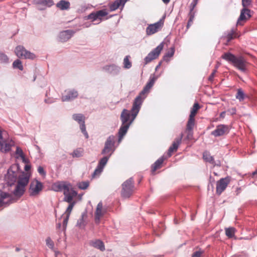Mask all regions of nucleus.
I'll use <instances>...</instances> for the list:
<instances>
[{
    "mask_svg": "<svg viewBox=\"0 0 257 257\" xmlns=\"http://www.w3.org/2000/svg\"><path fill=\"white\" fill-rule=\"evenodd\" d=\"M25 191V187L17 184L15 190L13 191V194L15 196L20 198L24 194Z\"/></svg>",
    "mask_w": 257,
    "mask_h": 257,
    "instance_id": "bb28decb",
    "label": "nucleus"
},
{
    "mask_svg": "<svg viewBox=\"0 0 257 257\" xmlns=\"http://www.w3.org/2000/svg\"><path fill=\"white\" fill-rule=\"evenodd\" d=\"M198 0H193L191 3L190 5L189 8H190V13H195V12L194 11V8L196 6L197 3H198Z\"/></svg>",
    "mask_w": 257,
    "mask_h": 257,
    "instance_id": "3c124183",
    "label": "nucleus"
},
{
    "mask_svg": "<svg viewBox=\"0 0 257 257\" xmlns=\"http://www.w3.org/2000/svg\"><path fill=\"white\" fill-rule=\"evenodd\" d=\"M71 186H69V187L64 191L63 194L64 195V197L63 200L68 203H73V198L76 196L77 193V192L74 190L73 189H70Z\"/></svg>",
    "mask_w": 257,
    "mask_h": 257,
    "instance_id": "f8f14e48",
    "label": "nucleus"
},
{
    "mask_svg": "<svg viewBox=\"0 0 257 257\" xmlns=\"http://www.w3.org/2000/svg\"><path fill=\"white\" fill-rule=\"evenodd\" d=\"M69 216H66V215H65L64 218V219L63 220V230H66V227L67 225V223H68V221L69 220Z\"/></svg>",
    "mask_w": 257,
    "mask_h": 257,
    "instance_id": "5fc2aeb1",
    "label": "nucleus"
},
{
    "mask_svg": "<svg viewBox=\"0 0 257 257\" xmlns=\"http://www.w3.org/2000/svg\"><path fill=\"white\" fill-rule=\"evenodd\" d=\"M103 204L102 202H99L97 205L96 211L95 212V219L96 223H98L100 219L102 216L104 212L102 210Z\"/></svg>",
    "mask_w": 257,
    "mask_h": 257,
    "instance_id": "6ab92c4d",
    "label": "nucleus"
},
{
    "mask_svg": "<svg viewBox=\"0 0 257 257\" xmlns=\"http://www.w3.org/2000/svg\"><path fill=\"white\" fill-rule=\"evenodd\" d=\"M203 160L206 162H208L211 164H212L214 166L217 165L218 166H220V164H216L215 162L214 161L213 157L210 155V154L209 152L206 151H204L203 153Z\"/></svg>",
    "mask_w": 257,
    "mask_h": 257,
    "instance_id": "412c9836",
    "label": "nucleus"
},
{
    "mask_svg": "<svg viewBox=\"0 0 257 257\" xmlns=\"http://www.w3.org/2000/svg\"><path fill=\"white\" fill-rule=\"evenodd\" d=\"M216 72V70L214 69L213 70L212 72L210 74V75L209 76L208 80L210 81H212L213 80L215 74Z\"/></svg>",
    "mask_w": 257,
    "mask_h": 257,
    "instance_id": "bf43d9fd",
    "label": "nucleus"
},
{
    "mask_svg": "<svg viewBox=\"0 0 257 257\" xmlns=\"http://www.w3.org/2000/svg\"><path fill=\"white\" fill-rule=\"evenodd\" d=\"M21 158V159L22 160L23 162L25 163H28V160L25 157V155H23L22 157H20Z\"/></svg>",
    "mask_w": 257,
    "mask_h": 257,
    "instance_id": "680f3d73",
    "label": "nucleus"
},
{
    "mask_svg": "<svg viewBox=\"0 0 257 257\" xmlns=\"http://www.w3.org/2000/svg\"><path fill=\"white\" fill-rule=\"evenodd\" d=\"M99 22L97 24H99L102 20V17L106 16L108 15L105 9L101 10L96 12Z\"/></svg>",
    "mask_w": 257,
    "mask_h": 257,
    "instance_id": "f704fd0d",
    "label": "nucleus"
},
{
    "mask_svg": "<svg viewBox=\"0 0 257 257\" xmlns=\"http://www.w3.org/2000/svg\"><path fill=\"white\" fill-rule=\"evenodd\" d=\"M130 56H126L123 59V67L124 68L129 69L132 67V63L129 60Z\"/></svg>",
    "mask_w": 257,
    "mask_h": 257,
    "instance_id": "37998d69",
    "label": "nucleus"
},
{
    "mask_svg": "<svg viewBox=\"0 0 257 257\" xmlns=\"http://www.w3.org/2000/svg\"><path fill=\"white\" fill-rule=\"evenodd\" d=\"M75 202H73V203H69V206H68L65 213L63 215H65L66 216H70V215L75 205Z\"/></svg>",
    "mask_w": 257,
    "mask_h": 257,
    "instance_id": "de8ad7c7",
    "label": "nucleus"
},
{
    "mask_svg": "<svg viewBox=\"0 0 257 257\" xmlns=\"http://www.w3.org/2000/svg\"><path fill=\"white\" fill-rule=\"evenodd\" d=\"M115 140L116 138L114 136H110L109 137H108L106 142H105L104 146L107 147L108 148H109L111 149H115L114 144L115 142Z\"/></svg>",
    "mask_w": 257,
    "mask_h": 257,
    "instance_id": "a878e982",
    "label": "nucleus"
},
{
    "mask_svg": "<svg viewBox=\"0 0 257 257\" xmlns=\"http://www.w3.org/2000/svg\"><path fill=\"white\" fill-rule=\"evenodd\" d=\"M70 3L65 0H61L57 4L56 7L61 10H67L70 8Z\"/></svg>",
    "mask_w": 257,
    "mask_h": 257,
    "instance_id": "b1692460",
    "label": "nucleus"
},
{
    "mask_svg": "<svg viewBox=\"0 0 257 257\" xmlns=\"http://www.w3.org/2000/svg\"><path fill=\"white\" fill-rule=\"evenodd\" d=\"M13 66L14 68H18L20 70H23L22 63L19 59H17L13 62Z\"/></svg>",
    "mask_w": 257,
    "mask_h": 257,
    "instance_id": "79ce46f5",
    "label": "nucleus"
},
{
    "mask_svg": "<svg viewBox=\"0 0 257 257\" xmlns=\"http://www.w3.org/2000/svg\"><path fill=\"white\" fill-rule=\"evenodd\" d=\"M175 53V48L174 47H172L170 48V50L166 53L163 57V60L165 61H169V58L172 57Z\"/></svg>",
    "mask_w": 257,
    "mask_h": 257,
    "instance_id": "2f4dec72",
    "label": "nucleus"
},
{
    "mask_svg": "<svg viewBox=\"0 0 257 257\" xmlns=\"http://www.w3.org/2000/svg\"><path fill=\"white\" fill-rule=\"evenodd\" d=\"M165 159L163 157L160 158L158 159L152 165L151 167V171L152 173L155 172V171L162 167V164H163Z\"/></svg>",
    "mask_w": 257,
    "mask_h": 257,
    "instance_id": "5701e85b",
    "label": "nucleus"
},
{
    "mask_svg": "<svg viewBox=\"0 0 257 257\" xmlns=\"http://www.w3.org/2000/svg\"><path fill=\"white\" fill-rule=\"evenodd\" d=\"M200 106L198 103H195L193 104L192 108H191L189 116H191L192 117H195V116L196 115L198 110L200 109Z\"/></svg>",
    "mask_w": 257,
    "mask_h": 257,
    "instance_id": "72a5a7b5",
    "label": "nucleus"
},
{
    "mask_svg": "<svg viewBox=\"0 0 257 257\" xmlns=\"http://www.w3.org/2000/svg\"><path fill=\"white\" fill-rule=\"evenodd\" d=\"M31 169V166L30 165H27L25 166V170L26 171H28L30 170Z\"/></svg>",
    "mask_w": 257,
    "mask_h": 257,
    "instance_id": "e2e57ef3",
    "label": "nucleus"
},
{
    "mask_svg": "<svg viewBox=\"0 0 257 257\" xmlns=\"http://www.w3.org/2000/svg\"><path fill=\"white\" fill-rule=\"evenodd\" d=\"M87 19L91 20L92 22L98 20L96 12L91 13L88 15Z\"/></svg>",
    "mask_w": 257,
    "mask_h": 257,
    "instance_id": "8fccbe9b",
    "label": "nucleus"
},
{
    "mask_svg": "<svg viewBox=\"0 0 257 257\" xmlns=\"http://www.w3.org/2000/svg\"><path fill=\"white\" fill-rule=\"evenodd\" d=\"M21 173L18 165L12 166L8 169L7 175L6 176V179L8 184L10 186L14 185L17 181Z\"/></svg>",
    "mask_w": 257,
    "mask_h": 257,
    "instance_id": "20e7f679",
    "label": "nucleus"
},
{
    "mask_svg": "<svg viewBox=\"0 0 257 257\" xmlns=\"http://www.w3.org/2000/svg\"><path fill=\"white\" fill-rule=\"evenodd\" d=\"M103 69L112 75H116L120 70V68L115 65H106L103 67Z\"/></svg>",
    "mask_w": 257,
    "mask_h": 257,
    "instance_id": "aec40b11",
    "label": "nucleus"
},
{
    "mask_svg": "<svg viewBox=\"0 0 257 257\" xmlns=\"http://www.w3.org/2000/svg\"><path fill=\"white\" fill-rule=\"evenodd\" d=\"M61 223H58L56 225L57 229H60L61 228Z\"/></svg>",
    "mask_w": 257,
    "mask_h": 257,
    "instance_id": "338daca9",
    "label": "nucleus"
},
{
    "mask_svg": "<svg viewBox=\"0 0 257 257\" xmlns=\"http://www.w3.org/2000/svg\"><path fill=\"white\" fill-rule=\"evenodd\" d=\"M34 1L36 4L48 7H50L54 4L53 0H35Z\"/></svg>",
    "mask_w": 257,
    "mask_h": 257,
    "instance_id": "c85d7f7f",
    "label": "nucleus"
},
{
    "mask_svg": "<svg viewBox=\"0 0 257 257\" xmlns=\"http://www.w3.org/2000/svg\"><path fill=\"white\" fill-rule=\"evenodd\" d=\"M15 54L20 58L34 59L36 56L31 52L27 50L23 46H18L15 49Z\"/></svg>",
    "mask_w": 257,
    "mask_h": 257,
    "instance_id": "0eeeda50",
    "label": "nucleus"
},
{
    "mask_svg": "<svg viewBox=\"0 0 257 257\" xmlns=\"http://www.w3.org/2000/svg\"><path fill=\"white\" fill-rule=\"evenodd\" d=\"M225 111H222L220 114V117L221 118H224L225 116Z\"/></svg>",
    "mask_w": 257,
    "mask_h": 257,
    "instance_id": "0e129e2a",
    "label": "nucleus"
},
{
    "mask_svg": "<svg viewBox=\"0 0 257 257\" xmlns=\"http://www.w3.org/2000/svg\"><path fill=\"white\" fill-rule=\"evenodd\" d=\"M90 244L92 246L100 249L101 251L105 250V246L103 242L99 239L92 241Z\"/></svg>",
    "mask_w": 257,
    "mask_h": 257,
    "instance_id": "cd10ccee",
    "label": "nucleus"
},
{
    "mask_svg": "<svg viewBox=\"0 0 257 257\" xmlns=\"http://www.w3.org/2000/svg\"><path fill=\"white\" fill-rule=\"evenodd\" d=\"M29 179L30 175L24 172H21L18 178L17 184L25 188L29 183Z\"/></svg>",
    "mask_w": 257,
    "mask_h": 257,
    "instance_id": "ddd939ff",
    "label": "nucleus"
},
{
    "mask_svg": "<svg viewBox=\"0 0 257 257\" xmlns=\"http://www.w3.org/2000/svg\"><path fill=\"white\" fill-rule=\"evenodd\" d=\"M230 181L229 177L221 178L216 182V194L220 195L223 192Z\"/></svg>",
    "mask_w": 257,
    "mask_h": 257,
    "instance_id": "6e6552de",
    "label": "nucleus"
},
{
    "mask_svg": "<svg viewBox=\"0 0 257 257\" xmlns=\"http://www.w3.org/2000/svg\"><path fill=\"white\" fill-rule=\"evenodd\" d=\"M83 150L81 148H78L73 152L71 154L73 158H79L82 156Z\"/></svg>",
    "mask_w": 257,
    "mask_h": 257,
    "instance_id": "e433bc0d",
    "label": "nucleus"
},
{
    "mask_svg": "<svg viewBox=\"0 0 257 257\" xmlns=\"http://www.w3.org/2000/svg\"><path fill=\"white\" fill-rule=\"evenodd\" d=\"M72 118L76 121L78 123H82L85 121V116L81 113H76L72 115Z\"/></svg>",
    "mask_w": 257,
    "mask_h": 257,
    "instance_id": "473e14b6",
    "label": "nucleus"
},
{
    "mask_svg": "<svg viewBox=\"0 0 257 257\" xmlns=\"http://www.w3.org/2000/svg\"><path fill=\"white\" fill-rule=\"evenodd\" d=\"M80 124V128L82 133L84 134L86 139L88 138V134L86 131V127L85 125V121L82 122V123H79Z\"/></svg>",
    "mask_w": 257,
    "mask_h": 257,
    "instance_id": "49530a36",
    "label": "nucleus"
},
{
    "mask_svg": "<svg viewBox=\"0 0 257 257\" xmlns=\"http://www.w3.org/2000/svg\"><path fill=\"white\" fill-rule=\"evenodd\" d=\"M241 1L243 7L247 8L251 5L252 0H241Z\"/></svg>",
    "mask_w": 257,
    "mask_h": 257,
    "instance_id": "6e6d98bb",
    "label": "nucleus"
},
{
    "mask_svg": "<svg viewBox=\"0 0 257 257\" xmlns=\"http://www.w3.org/2000/svg\"><path fill=\"white\" fill-rule=\"evenodd\" d=\"M69 186H71L70 184L66 183L65 182H58L53 184L52 189L56 192H61L65 191Z\"/></svg>",
    "mask_w": 257,
    "mask_h": 257,
    "instance_id": "2eb2a0df",
    "label": "nucleus"
},
{
    "mask_svg": "<svg viewBox=\"0 0 257 257\" xmlns=\"http://www.w3.org/2000/svg\"><path fill=\"white\" fill-rule=\"evenodd\" d=\"M86 216L87 214L86 213H82L81 217L77 221V225L79 227H84L85 225L84 218Z\"/></svg>",
    "mask_w": 257,
    "mask_h": 257,
    "instance_id": "4c0bfd02",
    "label": "nucleus"
},
{
    "mask_svg": "<svg viewBox=\"0 0 257 257\" xmlns=\"http://www.w3.org/2000/svg\"><path fill=\"white\" fill-rule=\"evenodd\" d=\"M230 111V113L231 114H234L236 113V108H232L231 109L228 110Z\"/></svg>",
    "mask_w": 257,
    "mask_h": 257,
    "instance_id": "052dcab7",
    "label": "nucleus"
},
{
    "mask_svg": "<svg viewBox=\"0 0 257 257\" xmlns=\"http://www.w3.org/2000/svg\"><path fill=\"white\" fill-rule=\"evenodd\" d=\"M222 58L231 63L235 67L243 73L247 71L248 63L242 56H236L230 52L224 53Z\"/></svg>",
    "mask_w": 257,
    "mask_h": 257,
    "instance_id": "f03ea898",
    "label": "nucleus"
},
{
    "mask_svg": "<svg viewBox=\"0 0 257 257\" xmlns=\"http://www.w3.org/2000/svg\"><path fill=\"white\" fill-rule=\"evenodd\" d=\"M0 61L2 63H7L9 61V58L5 54L0 53Z\"/></svg>",
    "mask_w": 257,
    "mask_h": 257,
    "instance_id": "864d4df0",
    "label": "nucleus"
},
{
    "mask_svg": "<svg viewBox=\"0 0 257 257\" xmlns=\"http://www.w3.org/2000/svg\"><path fill=\"white\" fill-rule=\"evenodd\" d=\"M43 188V184L37 180L32 181L29 189V195L30 196H38L41 192Z\"/></svg>",
    "mask_w": 257,
    "mask_h": 257,
    "instance_id": "423d86ee",
    "label": "nucleus"
},
{
    "mask_svg": "<svg viewBox=\"0 0 257 257\" xmlns=\"http://www.w3.org/2000/svg\"><path fill=\"white\" fill-rule=\"evenodd\" d=\"M162 1L165 4H168L170 2V0H162Z\"/></svg>",
    "mask_w": 257,
    "mask_h": 257,
    "instance_id": "774afa93",
    "label": "nucleus"
},
{
    "mask_svg": "<svg viewBox=\"0 0 257 257\" xmlns=\"http://www.w3.org/2000/svg\"><path fill=\"white\" fill-rule=\"evenodd\" d=\"M9 194L7 193L0 191V207L2 206L5 203L4 199L8 198Z\"/></svg>",
    "mask_w": 257,
    "mask_h": 257,
    "instance_id": "a19ab883",
    "label": "nucleus"
},
{
    "mask_svg": "<svg viewBox=\"0 0 257 257\" xmlns=\"http://www.w3.org/2000/svg\"><path fill=\"white\" fill-rule=\"evenodd\" d=\"M115 149L108 148L107 147H104V148L102 150L101 154L103 155H108L107 156H111L112 154L114 151Z\"/></svg>",
    "mask_w": 257,
    "mask_h": 257,
    "instance_id": "58836bf2",
    "label": "nucleus"
},
{
    "mask_svg": "<svg viewBox=\"0 0 257 257\" xmlns=\"http://www.w3.org/2000/svg\"><path fill=\"white\" fill-rule=\"evenodd\" d=\"M246 95L244 94L243 91L241 88H239L237 90V93L235 95V98L238 99L239 101H242Z\"/></svg>",
    "mask_w": 257,
    "mask_h": 257,
    "instance_id": "c756f323",
    "label": "nucleus"
},
{
    "mask_svg": "<svg viewBox=\"0 0 257 257\" xmlns=\"http://www.w3.org/2000/svg\"><path fill=\"white\" fill-rule=\"evenodd\" d=\"M74 33V32L70 30H67L60 32L59 35V41L62 42L67 41L71 38Z\"/></svg>",
    "mask_w": 257,
    "mask_h": 257,
    "instance_id": "f3484780",
    "label": "nucleus"
},
{
    "mask_svg": "<svg viewBox=\"0 0 257 257\" xmlns=\"http://www.w3.org/2000/svg\"><path fill=\"white\" fill-rule=\"evenodd\" d=\"M65 93L66 94L62 96V101H68L72 100L77 97L78 95V92L74 89L65 91Z\"/></svg>",
    "mask_w": 257,
    "mask_h": 257,
    "instance_id": "4468645a",
    "label": "nucleus"
},
{
    "mask_svg": "<svg viewBox=\"0 0 257 257\" xmlns=\"http://www.w3.org/2000/svg\"><path fill=\"white\" fill-rule=\"evenodd\" d=\"M156 79L157 77L154 75L151 76L149 81L143 89L135 99L131 110L124 108L121 111L120 119L122 124L118 132V141L119 142L125 135L130 125L136 118L140 110L143 101L146 97L144 95L149 92L150 89L154 84Z\"/></svg>",
    "mask_w": 257,
    "mask_h": 257,
    "instance_id": "f257e3e1",
    "label": "nucleus"
},
{
    "mask_svg": "<svg viewBox=\"0 0 257 257\" xmlns=\"http://www.w3.org/2000/svg\"><path fill=\"white\" fill-rule=\"evenodd\" d=\"M225 234L228 238H232L234 236L236 229L234 227L225 228Z\"/></svg>",
    "mask_w": 257,
    "mask_h": 257,
    "instance_id": "c9c22d12",
    "label": "nucleus"
},
{
    "mask_svg": "<svg viewBox=\"0 0 257 257\" xmlns=\"http://www.w3.org/2000/svg\"><path fill=\"white\" fill-rule=\"evenodd\" d=\"M228 132V127L227 125L220 124L216 126V129L212 131L211 133V134L215 137H218L227 134Z\"/></svg>",
    "mask_w": 257,
    "mask_h": 257,
    "instance_id": "9b49d317",
    "label": "nucleus"
},
{
    "mask_svg": "<svg viewBox=\"0 0 257 257\" xmlns=\"http://www.w3.org/2000/svg\"><path fill=\"white\" fill-rule=\"evenodd\" d=\"M164 22L162 20L155 23L153 24L149 25L146 29V34L147 35H152L158 32L162 27Z\"/></svg>",
    "mask_w": 257,
    "mask_h": 257,
    "instance_id": "1a4fd4ad",
    "label": "nucleus"
},
{
    "mask_svg": "<svg viewBox=\"0 0 257 257\" xmlns=\"http://www.w3.org/2000/svg\"><path fill=\"white\" fill-rule=\"evenodd\" d=\"M195 125V118L189 116L186 126V131L188 132V138L192 136V130Z\"/></svg>",
    "mask_w": 257,
    "mask_h": 257,
    "instance_id": "4be33fe9",
    "label": "nucleus"
},
{
    "mask_svg": "<svg viewBox=\"0 0 257 257\" xmlns=\"http://www.w3.org/2000/svg\"><path fill=\"white\" fill-rule=\"evenodd\" d=\"M38 173L43 176H45L46 173L45 171L44 168L42 166H39L38 168Z\"/></svg>",
    "mask_w": 257,
    "mask_h": 257,
    "instance_id": "13d9d810",
    "label": "nucleus"
},
{
    "mask_svg": "<svg viewBox=\"0 0 257 257\" xmlns=\"http://www.w3.org/2000/svg\"><path fill=\"white\" fill-rule=\"evenodd\" d=\"M11 146L9 144L0 141V150L2 152H8L11 150Z\"/></svg>",
    "mask_w": 257,
    "mask_h": 257,
    "instance_id": "7c9ffc66",
    "label": "nucleus"
},
{
    "mask_svg": "<svg viewBox=\"0 0 257 257\" xmlns=\"http://www.w3.org/2000/svg\"><path fill=\"white\" fill-rule=\"evenodd\" d=\"M204 252V250L199 248L198 250L195 251L192 253L191 257H201Z\"/></svg>",
    "mask_w": 257,
    "mask_h": 257,
    "instance_id": "603ef678",
    "label": "nucleus"
},
{
    "mask_svg": "<svg viewBox=\"0 0 257 257\" xmlns=\"http://www.w3.org/2000/svg\"><path fill=\"white\" fill-rule=\"evenodd\" d=\"M195 14V13L189 12V13L188 14L189 19V20H188V22L187 25V29H188L189 28V27L192 25L193 20H194V19Z\"/></svg>",
    "mask_w": 257,
    "mask_h": 257,
    "instance_id": "a18cd8bd",
    "label": "nucleus"
},
{
    "mask_svg": "<svg viewBox=\"0 0 257 257\" xmlns=\"http://www.w3.org/2000/svg\"><path fill=\"white\" fill-rule=\"evenodd\" d=\"M235 32L234 29H231L230 32H228L226 36V38L227 39V42H230L232 39H233L234 37H236Z\"/></svg>",
    "mask_w": 257,
    "mask_h": 257,
    "instance_id": "ea45409f",
    "label": "nucleus"
},
{
    "mask_svg": "<svg viewBox=\"0 0 257 257\" xmlns=\"http://www.w3.org/2000/svg\"><path fill=\"white\" fill-rule=\"evenodd\" d=\"M109 159V156H104L100 160L96 169L92 175V178H94L96 176L99 175L100 174Z\"/></svg>",
    "mask_w": 257,
    "mask_h": 257,
    "instance_id": "9d476101",
    "label": "nucleus"
},
{
    "mask_svg": "<svg viewBox=\"0 0 257 257\" xmlns=\"http://www.w3.org/2000/svg\"><path fill=\"white\" fill-rule=\"evenodd\" d=\"M164 47V43L162 42L156 48L150 52L144 58L145 65L151 62L152 61L157 59L160 55Z\"/></svg>",
    "mask_w": 257,
    "mask_h": 257,
    "instance_id": "39448f33",
    "label": "nucleus"
},
{
    "mask_svg": "<svg viewBox=\"0 0 257 257\" xmlns=\"http://www.w3.org/2000/svg\"><path fill=\"white\" fill-rule=\"evenodd\" d=\"M89 185V181H82L78 183V187L81 190L86 189Z\"/></svg>",
    "mask_w": 257,
    "mask_h": 257,
    "instance_id": "c03bdc74",
    "label": "nucleus"
},
{
    "mask_svg": "<svg viewBox=\"0 0 257 257\" xmlns=\"http://www.w3.org/2000/svg\"><path fill=\"white\" fill-rule=\"evenodd\" d=\"M121 196L124 199L129 198L135 191V182L132 177L125 181L121 185Z\"/></svg>",
    "mask_w": 257,
    "mask_h": 257,
    "instance_id": "7ed1b4c3",
    "label": "nucleus"
},
{
    "mask_svg": "<svg viewBox=\"0 0 257 257\" xmlns=\"http://www.w3.org/2000/svg\"><path fill=\"white\" fill-rule=\"evenodd\" d=\"M250 11L247 8H243L240 12V15L238 19L237 23L242 21H245L251 17Z\"/></svg>",
    "mask_w": 257,
    "mask_h": 257,
    "instance_id": "a211bd4d",
    "label": "nucleus"
},
{
    "mask_svg": "<svg viewBox=\"0 0 257 257\" xmlns=\"http://www.w3.org/2000/svg\"><path fill=\"white\" fill-rule=\"evenodd\" d=\"M125 3V1L123 0H116L109 6L110 11H114L117 9L121 5H124Z\"/></svg>",
    "mask_w": 257,
    "mask_h": 257,
    "instance_id": "393cba45",
    "label": "nucleus"
},
{
    "mask_svg": "<svg viewBox=\"0 0 257 257\" xmlns=\"http://www.w3.org/2000/svg\"><path fill=\"white\" fill-rule=\"evenodd\" d=\"M46 245L51 249H53L54 248V243L50 237H48L46 239Z\"/></svg>",
    "mask_w": 257,
    "mask_h": 257,
    "instance_id": "09e8293b",
    "label": "nucleus"
},
{
    "mask_svg": "<svg viewBox=\"0 0 257 257\" xmlns=\"http://www.w3.org/2000/svg\"><path fill=\"white\" fill-rule=\"evenodd\" d=\"M16 155H18L19 157H22L23 155L25 154L23 153V150L20 148V147H17L16 151Z\"/></svg>",
    "mask_w": 257,
    "mask_h": 257,
    "instance_id": "4d7b16f0",
    "label": "nucleus"
},
{
    "mask_svg": "<svg viewBox=\"0 0 257 257\" xmlns=\"http://www.w3.org/2000/svg\"><path fill=\"white\" fill-rule=\"evenodd\" d=\"M182 137L183 134H181L180 137L176 138L173 142L172 145L170 147L168 151V155L169 157H171L172 153L177 150L179 145L181 142Z\"/></svg>",
    "mask_w": 257,
    "mask_h": 257,
    "instance_id": "dca6fc26",
    "label": "nucleus"
},
{
    "mask_svg": "<svg viewBox=\"0 0 257 257\" xmlns=\"http://www.w3.org/2000/svg\"><path fill=\"white\" fill-rule=\"evenodd\" d=\"M256 175H257V169L252 173V177H255Z\"/></svg>",
    "mask_w": 257,
    "mask_h": 257,
    "instance_id": "69168bd1",
    "label": "nucleus"
}]
</instances>
